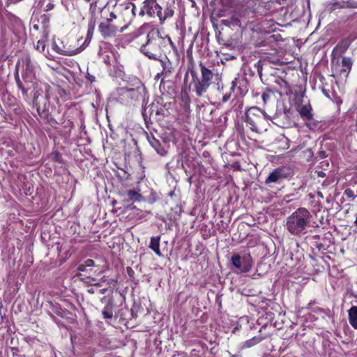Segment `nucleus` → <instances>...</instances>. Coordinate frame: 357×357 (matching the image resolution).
<instances>
[{
	"label": "nucleus",
	"mask_w": 357,
	"mask_h": 357,
	"mask_svg": "<svg viewBox=\"0 0 357 357\" xmlns=\"http://www.w3.org/2000/svg\"><path fill=\"white\" fill-rule=\"evenodd\" d=\"M231 263L235 268L236 273H245L251 270L252 259L249 252L234 254L231 258Z\"/></svg>",
	"instance_id": "nucleus-6"
},
{
	"label": "nucleus",
	"mask_w": 357,
	"mask_h": 357,
	"mask_svg": "<svg viewBox=\"0 0 357 357\" xmlns=\"http://www.w3.org/2000/svg\"><path fill=\"white\" fill-rule=\"evenodd\" d=\"M353 66V60L348 56H343L341 62V69L340 74L344 75L346 77H348Z\"/></svg>",
	"instance_id": "nucleus-18"
},
{
	"label": "nucleus",
	"mask_w": 357,
	"mask_h": 357,
	"mask_svg": "<svg viewBox=\"0 0 357 357\" xmlns=\"http://www.w3.org/2000/svg\"><path fill=\"white\" fill-rule=\"evenodd\" d=\"M52 7H53V4H52V3H49V4L47 5V10L51 9Z\"/></svg>",
	"instance_id": "nucleus-52"
},
{
	"label": "nucleus",
	"mask_w": 357,
	"mask_h": 357,
	"mask_svg": "<svg viewBox=\"0 0 357 357\" xmlns=\"http://www.w3.org/2000/svg\"><path fill=\"white\" fill-rule=\"evenodd\" d=\"M107 289H106V288L101 289L99 290V294H105L107 292Z\"/></svg>",
	"instance_id": "nucleus-46"
},
{
	"label": "nucleus",
	"mask_w": 357,
	"mask_h": 357,
	"mask_svg": "<svg viewBox=\"0 0 357 357\" xmlns=\"http://www.w3.org/2000/svg\"><path fill=\"white\" fill-rule=\"evenodd\" d=\"M275 142L278 144V149L281 151H285L290 147L289 139L283 135H281L277 137Z\"/></svg>",
	"instance_id": "nucleus-21"
},
{
	"label": "nucleus",
	"mask_w": 357,
	"mask_h": 357,
	"mask_svg": "<svg viewBox=\"0 0 357 357\" xmlns=\"http://www.w3.org/2000/svg\"><path fill=\"white\" fill-rule=\"evenodd\" d=\"M135 82V88L126 87V91L130 93L132 98H138L139 96H142L145 93L146 88L139 79H137Z\"/></svg>",
	"instance_id": "nucleus-16"
},
{
	"label": "nucleus",
	"mask_w": 357,
	"mask_h": 357,
	"mask_svg": "<svg viewBox=\"0 0 357 357\" xmlns=\"http://www.w3.org/2000/svg\"><path fill=\"white\" fill-rule=\"evenodd\" d=\"M160 236H153L151 238L149 248L159 257L162 256V253L160 250Z\"/></svg>",
	"instance_id": "nucleus-23"
},
{
	"label": "nucleus",
	"mask_w": 357,
	"mask_h": 357,
	"mask_svg": "<svg viewBox=\"0 0 357 357\" xmlns=\"http://www.w3.org/2000/svg\"><path fill=\"white\" fill-rule=\"evenodd\" d=\"M268 336L267 335H262L261 334H259L258 335H256L253 337H252L250 340H248L245 341L243 344V348H250L252 347L257 344L261 342L263 340L266 339Z\"/></svg>",
	"instance_id": "nucleus-24"
},
{
	"label": "nucleus",
	"mask_w": 357,
	"mask_h": 357,
	"mask_svg": "<svg viewBox=\"0 0 357 357\" xmlns=\"http://www.w3.org/2000/svg\"><path fill=\"white\" fill-rule=\"evenodd\" d=\"M95 262L91 259L85 260L77 266V271L80 275H85L87 278H91L98 271L96 268Z\"/></svg>",
	"instance_id": "nucleus-9"
},
{
	"label": "nucleus",
	"mask_w": 357,
	"mask_h": 357,
	"mask_svg": "<svg viewBox=\"0 0 357 357\" xmlns=\"http://www.w3.org/2000/svg\"><path fill=\"white\" fill-rule=\"evenodd\" d=\"M174 13V7L172 5H167L164 11V16L165 20L173 16Z\"/></svg>",
	"instance_id": "nucleus-30"
},
{
	"label": "nucleus",
	"mask_w": 357,
	"mask_h": 357,
	"mask_svg": "<svg viewBox=\"0 0 357 357\" xmlns=\"http://www.w3.org/2000/svg\"><path fill=\"white\" fill-rule=\"evenodd\" d=\"M20 89L22 91L23 95H25V96L27 95L28 89L26 88H25L24 86H22V88H20Z\"/></svg>",
	"instance_id": "nucleus-45"
},
{
	"label": "nucleus",
	"mask_w": 357,
	"mask_h": 357,
	"mask_svg": "<svg viewBox=\"0 0 357 357\" xmlns=\"http://www.w3.org/2000/svg\"><path fill=\"white\" fill-rule=\"evenodd\" d=\"M93 31H94V29H91V27L88 26L87 35L85 38V40L82 45V46L79 48H77L78 50L79 51V52L81 51H82L86 46H88L89 43L91 42L92 36H93Z\"/></svg>",
	"instance_id": "nucleus-28"
},
{
	"label": "nucleus",
	"mask_w": 357,
	"mask_h": 357,
	"mask_svg": "<svg viewBox=\"0 0 357 357\" xmlns=\"http://www.w3.org/2000/svg\"><path fill=\"white\" fill-rule=\"evenodd\" d=\"M23 63L25 64L24 73L22 75L23 79L26 82H31L32 77L34 76V66L32 63L30 56H26L23 60Z\"/></svg>",
	"instance_id": "nucleus-15"
},
{
	"label": "nucleus",
	"mask_w": 357,
	"mask_h": 357,
	"mask_svg": "<svg viewBox=\"0 0 357 357\" xmlns=\"http://www.w3.org/2000/svg\"><path fill=\"white\" fill-rule=\"evenodd\" d=\"M126 195L128 199L133 202H140L144 199L143 196L136 190H128Z\"/></svg>",
	"instance_id": "nucleus-25"
},
{
	"label": "nucleus",
	"mask_w": 357,
	"mask_h": 357,
	"mask_svg": "<svg viewBox=\"0 0 357 357\" xmlns=\"http://www.w3.org/2000/svg\"><path fill=\"white\" fill-rule=\"evenodd\" d=\"M33 105L36 107L37 112L41 119L45 123L54 127L57 124L55 119L52 116V112L50 111V103L47 96L40 97L38 92H36L33 96Z\"/></svg>",
	"instance_id": "nucleus-5"
},
{
	"label": "nucleus",
	"mask_w": 357,
	"mask_h": 357,
	"mask_svg": "<svg viewBox=\"0 0 357 357\" xmlns=\"http://www.w3.org/2000/svg\"><path fill=\"white\" fill-rule=\"evenodd\" d=\"M250 83L245 75H238V76L232 81L231 90L237 91L238 95L243 96L249 91Z\"/></svg>",
	"instance_id": "nucleus-8"
},
{
	"label": "nucleus",
	"mask_w": 357,
	"mask_h": 357,
	"mask_svg": "<svg viewBox=\"0 0 357 357\" xmlns=\"http://www.w3.org/2000/svg\"><path fill=\"white\" fill-rule=\"evenodd\" d=\"M98 10V2L97 1L90 3L89 13H96Z\"/></svg>",
	"instance_id": "nucleus-36"
},
{
	"label": "nucleus",
	"mask_w": 357,
	"mask_h": 357,
	"mask_svg": "<svg viewBox=\"0 0 357 357\" xmlns=\"http://www.w3.org/2000/svg\"><path fill=\"white\" fill-rule=\"evenodd\" d=\"M162 7L157 3V6L155 7V15L158 17L160 23H162L165 20V16H164V13H162Z\"/></svg>",
	"instance_id": "nucleus-29"
},
{
	"label": "nucleus",
	"mask_w": 357,
	"mask_h": 357,
	"mask_svg": "<svg viewBox=\"0 0 357 357\" xmlns=\"http://www.w3.org/2000/svg\"><path fill=\"white\" fill-rule=\"evenodd\" d=\"M52 47H53V49L57 53H59V54H60L61 55L73 56V55H75V54H76L77 53H79V51L78 50V49H76V50H62L55 43H53Z\"/></svg>",
	"instance_id": "nucleus-26"
},
{
	"label": "nucleus",
	"mask_w": 357,
	"mask_h": 357,
	"mask_svg": "<svg viewBox=\"0 0 357 357\" xmlns=\"http://www.w3.org/2000/svg\"><path fill=\"white\" fill-rule=\"evenodd\" d=\"M87 291H88L89 294H93L96 292V291H95V289H94L93 288H90V289H89L87 290Z\"/></svg>",
	"instance_id": "nucleus-49"
},
{
	"label": "nucleus",
	"mask_w": 357,
	"mask_h": 357,
	"mask_svg": "<svg viewBox=\"0 0 357 357\" xmlns=\"http://www.w3.org/2000/svg\"><path fill=\"white\" fill-rule=\"evenodd\" d=\"M146 42L140 47V51L151 59L157 60L162 56V38L158 31L151 30L146 36Z\"/></svg>",
	"instance_id": "nucleus-4"
},
{
	"label": "nucleus",
	"mask_w": 357,
	"mask_h": 357,
	"mask_svg": "<svg viewBox=\"0 0 357 357\" xmlns=\"http://www.w3.org/2000/svg\"><path fill=\"white\" fill-rule=\"evenodd\" d=\"M115 19H116V15L114 12H111L109 17H107L105 21H109V22L112 23L113 20Z\"/></svg>",
	"instance_id": "nucleus-38"
},
{
	"label": "nucleus",
	"mask_w": 357,
	"mask_h": 357,
	"mask_svg": "<svg viewBox=\"0 0 357 357\" xmlns=\"http://www.w3.org/2000/svg\"><path fill=\"white\" fill-rule=\"evenodd\" d=\"M231 24L234 26H240L241 25L240 20L238 18L234 17H233L231 18Z\"/></svg>",
	"instance_id": "nucleus-40"
},
{
	"label": "nucleus",
	"mask_w": 357,
	"mask_h": 357,
	"mask_svg": "<svg viewBox=\"0 0 357 357\" xmlns=\"http://www.w3.org/2000/svg\"><path fill=\"white\" fill-rule=\"evenodd\" d=\"M84 1H86V2H89V1H90L91 0H84Z\"/></svg>",
	"instance_id": "nucleus-60"
},
{
	"label": "nucleus",
	"mask_w": 357,
	"mask_h": 357,
	"mask_svg": "<svg viewBox=\"0 0 357 357\" xmlns=\"http://www.w3.org/2000/svg\"><path fill=\"white\" fill-rule=\"evenodd\" d=\"M355 39L354 36H349V37L342 39L340 42L337 43V45L334 47L333 50L332 54H339L341 55L344 52H345L349 47L350 46L351 42Z\"/></svg>",
	"instance_id": "nucleus-14"
},
{
	"label": "nucleus",
	"mask_w": 357,
	"mask_h": 357,
	"mask_svg": "<svg viewBox=\"0 0 357 357\" xmlns=\"http://www.w3.org/2000/svg\"><path fill=\"white\" fill-rule=\"evenodd\" d=\"M98 30L102 37L106 39L114 36L118 31V27L109 21H104L98 25Z\"/></svg>",
	"instance_id": "nucleus-11"
},
{
	"label": "nucleus",
	"mask_w": 357,
	"mask_h": 357,
	"mask_svg": "<svg viewBox=\"0 0 357 357\" xmlns=\"http://www.w3.org/2000/svg\"><path fill=\"white\" fill-rule=\"evenodd\" d=\"M162 111V109L160 108H157V109L155 110V115H160L162 113L161 112Z\"/></svg>",
	"instance_id": "nucleus-48"
},
{
	"label": "nucleus",
	"mask_w": 357,
	"mask_h": 357,
	"mask_svg": "<svg viewBox=\"0 0 357 357\" xmlns=\"http://www.w3.org/2000/svg\"><path fill=\"white\" fill-rule=\"evenodd\" d=\"M126 271L130 278H132L134 274V271L130 267H127Z\"/></svg>",
	"instance_id": "nucleus-42"
},
{
	"label": "nucleus",
	"mask_w": 357,
	"mask_h": 357,
	"mask_svg": "<svg viewBox=\"0 0 357 357\" xmlns=\"http://www.w3.org/2000/svg\"><path fill=\"white\" fill-rule=\"evenodd\" d=\"M317 155L320 159H324L327 157V154L325 151H319L317 153Z\"/></svg>",
	"instance_id": "nucleus-39"
},
{
	"label": "nucleus",
	"mask_w": 357,
	"mask_h": 357,
	"mask_svg": "<svg viewBox=\"0 0 357 357\" xmlns=\"http://www.w3.org/2000/svg\"><path fill=\"white\" fill-rule=\"evenodd\" d=\"M287 174L286 172V168L284 167H278L275 169L272 172L270 173L268 176L265 180L266 185H270L271 183H280L283 180L287 178Z\"/></svg>",
	"instance_id": "nucleus-10"
},
{
	"label": "nucleus",
	"mask_w": 357,
	"mask_h": 357,
	"mask_svg": "<svg viewBox=\"0 0 357 357\" xmlns=\"http://www.w3.org/2000/svg\"><path fill=\"white\" fill-rule=\"evenodd\" d=\"M312 215L307 208H298L287 218L285 227L291 235L301 236L312 227Z\"/></svg>",
	"instance_id": "nucleus-2"
},
{
	"label": "nucleus",
	"mask_w": 357,
	"mask_h": 357,
	"mask_svg": "<svg viewBox=\"0 0 357 357\" xmlns=\"http://www.w3.org/2000/svg\"><path fill=\"white\" fill-rule=\"evenodd\" d=\"M98 10H99L100 13H102L104 11V10H105V7L101 8H98Z\"/></svg>",
	"instance_id": "nucleus-54"
},
{
	"label": "nucleus",
	"mask_w": 357,
	"mask_h": 357,
	"mask_svg": "<svg viewBox=\"0 0 357 357\" xmlns=\"http://www.w3.org/2000/svg\"><path fill=\"white\" fill-rule=\"evenodd\" d=\"M124 29H125V27L121 28V32H123L124 31Z\"/></svg>",
	"instance_id": "nucleus-58"
},
{
	"label": "nucleus",
	"mask_w": 357,
	"mask_h": 357,
	"mask_svg": "<svg viewBox=\"0 0 357 357\" xmlns=\"http://www.w3.org/2000/svg\"><path fill=\"white\" fill-rule=\"evenodd\" d=\"M116 1V3L119 1V0H115Z\"/></svg>",
	"instance_id": "nucleus-61"
},
{
	"label": "nucleus",
	"mask_w": 357,
	"mask_h": 357,
	"mask_svg": "<svg viewBox=\"0 0 357 357\" xmlns=\"http://www.w3.org/2000/svg\"><path fill=\"white\" fill-rule=\"evenodd\" d=\"M15 80H16V84L17 85V87L19 89L20 88H22V86H24L22 82H21L20 79V77H19V75H18V73L17 72L15 75Z\"/></svg>",
	"instance_id": "nucleus-37"
},
{
	"label": "nucleus",
	"mask_w": 357,
	"mask_h": 357,
	"mask_svg": "<svg viewBox=\"0 0 357 357\" xmlns=\"http://www.w3.org/2000/svg\"><path fill=\"white\" fill-rule=\"evenodd\" d=\"M230 97H231L230 93H225V95L222 96V102H227L229 100Z\"/></svg>",
	"instance_id": "nucleus-41"
},
{
	"label": "nucleus",
	"mask_w": 357,
	"mask_h": 357,
	"mask_svg": "<svg viewBox=\"0 0 357 357\" xmlns=\"http://www.w3.org/2000/svg\"><path fill=\"white\" fill-rule=\"evenodd\" d=\"M265 327H266V325H263V326L261 328V329H262V328H264ZM261 330L259 331V332H261Z\"/></svg>",
	"instance_id": "nucleus-57"
},
{
	"label": "nucleus",
	"mask_w": 357,
	"mask_h": 357,
	"mask_svg": "<svg viewBox=\"0 0 357 357\" xmlns=\"http://www.w3.org/2000/svg\"><path fill=\"white\" fill-rule=\"evenodd\" d=\"M146 138L150 145L155 150V151L160 155L164 156L167 154V151L160 144V141L157 139L153 134L149 135L146 133Z\"/></svg>",
	"instance_id": "nucleus-17"
},
{
	"label": "nucleus",
	"mask_w": 357,
	"mask_h": 357,
	"mask_svg": "<svg viewBox=\"0 0 357 357\" xmlns=\"http://www.w3.org/2000/svg\"><path fill=\"white\" fill-rule=\"evenodd\" d=\"M266 62H271V61H269L268 59H264L263 61H259L257 63H255V68H257V73L259 74V75L260 77H261V75H262V68H263V66L265 64V63Z\"/></svg>",
	"instance_id": "nucleus-31"
},
{
	"label": "nucleus",
	"mask_w": 357,
	"mask_h": 357,
	"mask_svg": "<svg viewBox=\"0 0 357 357\" xmlns=\"http://www.w3.org/2000/svg\"><path fill=\"white\" fill-rule=\"evenodd\" d=\"M89 14H90V18L89 20L88 26L91 27V29H95V26L96 24V20H97L96 13H89Z\"/></svg>",
	"instance_id": "nucleus-32"
},
{
	"label": "nucleus",
	"mask_w": 357,
	"mask_h": 357,
	"mask_svg": "<svg viewBox=\"0 0 357 357\" xmlns=\"http://www.w3.org/2000/svg\"><path fill=\"white\" fill-rule=\"evenodd\" d=\"M126 9H129V8H130V6H127L126 7Z\"/></svg>",
	"instance_id": "nucleus-59"
},
{
	"label": "nucleus",
	"mask_w": 357,
	"mask_h": 357,
	"mask_svg": "<svg viewBox=\"0 0 357 357\" xmlns=\"http://www.w3.org/2000/svg\"><path fill=\"white\" fill-rule=\"evenodd\" d=\"M273 92L270 89H266L261 95V98L264 104H266L270 99L271 94Z\"/></svg>",
	"instance_id": "nucleus-33"
},
{
	"label": "nucleus",
	"mask_w": 357,
	"mask_h": 357,
	"mask_svg": "<svg viewBox=\"0 0 357 357\" xmlns=\"http://www.w3.org/2000/svg\"><path fill=\"white\" fill-rule=\"evenodd\" d=\"M155 6H157L156 0H144L139 15L143 17L146 14L150 17H154Z\"/></svg>",
	"instance_id": "nucleus-12"
},
{
	"label": "nucleus",
	"mask_w": 357,
	"mask_h": 357,
	"mask_svg": "<svg viewBox=\"0 0 357 357\" xmlns=\"http://www.w3.org/2000/svg\"><path fill=\"white\" fill-rule=\"evenodd\" d=\"M36 48L37 50H38L40 52H43L45 50V43L43 40H39L37 42V45L36 46Z\"/></svg>",
	"instance_id": "nucleus-34"
},
{
	"label": "nucleus",
	"mask_w": 357,
	"mask_h": 357,
	"mask_svg": "<svg viewBox=\"0 0 357 357\" xmlns=\"http://www.w3.org/2000/svg\"><path fill=\"white\" fill-rule=\"evenodd\" d=\"M293 112L290 109L278 110L270 121L280 128H290L294 122L292 119Z\"/></svg>",
	"instance_id": "nucleus-7"
},
{
	"label": "nucleus",
	"mask_w": 357,
	"mask_h": 357,
	"mask_svg": "<svg viewBox=\"0 0 357 357\" xmlns=\"http://www.w3.org/2000/svg\"><path fill=\"white\" fill-rule=\"evenodd\" d=\"M199 66L201 73L200 76L193 67L189 68L185 74L183 81L184 84H186L189 74H190L192 80L189 85V90L195 92L198 97H203L212 84L215 73L212 66L207 67L203 62L200 61Z\"/></svg>",
	"instance_id": "nucleus-1"
},
{
	"label": "nucleus",
	"mask_w": 357,
	"mask_h": 357,
	"mask_svg": "<svg viewBox=\"0 0 357 357\" xmlns=\"http://www.w3.org/2000/svg\"><path fill=\"white\" fill-rule=\"evenodd\" d=\"M153 107L152 106V107L150 108V109H151V110H152V111H151V112L150 113V115H152V114H153Z\"/></svg>",
	"instance_id": "nucleus-55"
},
{
	"label": "nucleus",
	"mask_w": 357,
	"mask_h": 357,
	"mask_svg": "<svg viewBox=\"0 0 357 357\" xmlns=\"http://www.w3.org/2000/svg\"><path fill=\"white\" fill-rule=\"evenodd\" d=\"M146 109H145L144 111L143 112V115L144 116L145 120H146Z\"/></svg>",
	"instance_id": "nucleus-53"
},
{
	"label": "nucleus",
	"mask_w": 357,
	"mask_h": 357,
	"mask_svg": "<svg viewBox=\"0 0 357 357\" xmlns=\"http://www.w3.org/2000/svg\"><path fill=\"white\" fill-rule=\"evenodd\" d=\"M322 91H323L324 94L327 98H330V97H329V95H328V92L326 91V90L323 89V90H322Z\"/></svg>",
	"instance_id": "nucleus-50"
},
{
	"label": "nucleus",
	"mask_w": 357,
	"mask_h": 357,
	"mask_svg": "<svg viewBox=\"0 0 357 357\" xmlns=\"http://www.w3.org/2000/svg\"><path fill=\"white\" fill-rule=\"evenodd\" d=\"M94 286H96V287H99V286H100V283H95V284H94Z\"/></svg>",
	"instance_id": "nucleus-56"
},
{
	"label": "nucleus",
	"mask_w": 357,
	"mask_h": 357,
	"mask_svg": "<svg viewBox=\"0 0 357 357\" xmlns=\"http://www.w3.org/2000/svg\"><path fill=\"white\" fill-rule=\"evenodd\" d=\"M317 174H318V176H319V177H324L326 176V174L322 171L318 172Z\"/></svg>",
	"instance_id": "nucleus-47"
},
{
	"label": "nucleus",
	"mask_w": 357,
	"mask_h": 357,
	"mask_svg": "<svg viewBox=\"0 0 357 357\" xmlns=\"http://www.w3.org/2000/svg\"><path fill=\"white\" fill-rule=\"evenodd\" d=\"M161 63V66L162 67V70L160 73H158L156 75V77H169L174 70L172 63L170 61V60L167 57L165 56L164 59L159 58L158 59Z\"/></svg>",
	"instance_id": "nucleus-13"
},
{
	"label": "nucleus",
	"mask_w": 357,
	"mask_h": 357,
	"mask_svg": "<svg viewBox=\"0 0 357 357\" xmlns=\"http://www.w3.org/2000/svg\"><path fill=\"white\" fill-rule=\"evenodd\" d=\"M86 78L91 83L93 82L96 79L95 77L93 75H90L89 73H87Z\"/></svg>",
	"instance_id": "nucleus-43"
},
{
	"label": "nucleus",
	"mask_w": 357,
	"mask_h": 357,
	"mask_svg": "<svg viewBox=\"0 0 357 357\" xmlns=\"http://www.w3.org/2000/svg\"><path fill=\"white\" fill-rule=\"evenodd\" d=\"M352 194H353L352 191L351 190H348V196L349 197L353 196Z\"/></svg>",
	"instance_id": "nucleus-51"
},
{
	"label": "nucleus",
	"mask_w": 357,
	"mask_h": 357,
	"mask_svg": "<svg viewBox=\"0 0 357 357\" xmlns=\"http://www.w3.org/2000/svg\"><path fill=\"white\" fill-rule=\"evenodd\" d=\"M348 319L351 326L357 330V306H352L348 310Z\"/></svg>",
	"instance_id": "nucleus-22"
},
{
	"label": "nucleus",
	"mask_w": 357,
	"mask_h": 357,
	"mask_svg": "<svg viewBox=\"0 0 357 357\" xmlns=\"http://www.w3.org/2000/svg\"><path fill=\"white\" fill-rule=\"evenodd\" d=\"M298 112L304 121H310L313 119L312 108L310 105H303L298 107Z\"/></svg>",
	"instance_id": "nucleus-19"
},
{
	"label": "nucleus",
	"mask_w": 357,
	"mask_h": 357,
	"mask_svg": "<svg viewBox=\"0 0 357 357\" xmlns=\"http://www.w3.org/2000/svg\"><path fill=\"white\" fill-rule=\"evenodd\" d=\"M331 4V10H335L336 8H357V2H350L343 0H335Z\"/></svg>",
	"instance_id": "nucleus-20"
},
{
	"label": "nucleus",
	"mask_w": 357,
	"mask_h": 357,
	"mask_svg": "<svg viewBox=\"0 0 357 357\" xmlns=\"http://www.w3.org/2000/svg\"><path fill=\"white\" fill-rule=\"evenodd\" d=\"M113 307L114 305L112 302H108L107 304L105 306L104 309L102 311V314L105 319H112L113 317Z\"/></svg>",
	"instance_id": "nucleus-27"
},
{
	"label": "nucleus",
	"mask_w": 357,
	"mask_h": 357,
	"mask_svg": "<svg viewBox=\"0 0 357 357\" xmlns=\"http://www.w3.org/2000/svg\"><path fill=\"white\" fill-rule=\"evenodd\" d=\"M269 119L271 116L257 107H251L245 113L244 121L255 132L259 133L266 130V124Z\"/></svg>",
	"instance_id": "nucleus-3"
},
{
	"label": "nucleus",
	"mask_w": 357,
	"mask_h": 357,
	"mask_svg": "<svg viewBox=\"0 0 357 357\" xmlns=\"http://www.w3.org/2000/svg\"><path fill=\"white\" fill-rule=\"evenodd\" d=\"M275 82L278 84L281 89H287L288 87V83L284 79L280 77L277 78Z\"/></svg>",
	"instance_id": "nucleus-35"
},
{
	"label": "nucleus",
	"mask_w": 357,
	"mask_h": 357,
	"mask_svg": "<svg viewBox=\"0 0 357 357\" xmlns=\"http://www.w3.org/2000/svg\"><path fill=\"white\" fill-rule=\"evenodd\" d=\"M130 5L132 6V9H131V11H132V14L133 16H135L136 15V6L134 4V3H130Z\"/></svg>",
	"instance_id": "nucleus-44"
}]
</instances>
